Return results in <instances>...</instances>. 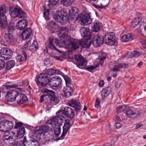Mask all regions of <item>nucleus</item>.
<instances>
[{"label": "nucleus", "instance_id": "1", "mask_svg": "<svg viewBox=\"0 0 146 146\" xmlns=\"http://www.w3.org/2000/svg\"><path fill=\"white\" fill-rule=\"evenodd\" d=\"M60 29L62 33L63 34L60 37L61 41L59 42L58 39L56 38H50L49 39L48 47L52 50H58L55 46V44L56 45H60L61 47H64L66 48L67 45H68L73 40V38H71L67 33L69 31L68 28L66 27H61Z\"/></svg>", "mask_w": 146, "mask_h": 146}, {"label": "nucleus", "instance_id": "2", "mask_svg": "<svg viewBox=\"0 0 146 146\" xmlns=\"http://www.w3.org/2000/svg\"><path fill=\"white\" fill-rule=\"evenodd\" d=\"M89 39L86 38L82 39L81 41L73 40L68 45H67L66 48L71 51L75 50L78 48L80 45L82 48H88L90 46L91 44V41Z\"/></svg>", "mask_w": 146, "mask_h": 146}, {"label": "nucleus", "instance_id": "3", "mask_svg": "<svg viewBox=\"0 0 146 146\" xmlns=\"http://www.w3.org/2000/svg\"><path fill=\"white\" fill-rule=\"evenodd\" d=\"M61 117H58L55 116L53 118L48 121L46 123L50 125L54 128V134L56 136H58L61 133V128L60 126L62 125V123L63 119H62Z\"/></svg>", "mask_w": 146, "mask_h": 146}, {"label": "nucleus", "instance_id": "4", "mask_svg": "<svg viewBox=\"0 0 146 146\" xmlns=\"http://www.w3.org/2000/svg\"><path fill=\"white\" fill-rule=\"evenodd\" d=\"M57 115V117H61L62 119H65V117L63 115H65L68 117L72 120L74 117V113L72 109L69 107H66L64 109V110H59L58 111L56 112Z\"/></svg>", "mask_w": 146, "mask_h": 146}, {"label": "nucleus", "instance_id": "5", "mask_svg": "<svg viewBox=\"0 0 146 146\" xmlns=\"http://www.w3.org/2000/svg\"><path fill=\"white\" fill-rule=\"evenodd\" d=\"M53 17L56 21L64 25L66 23L68 20L66 13L63 11L55 12L53 14Z\"/></svg>", "mask_w": 146, "mask_h": 146}, {"label": "nucleus", "instance_id": "6", "mask_svg": "<svg viewBox=\"0 0 146 146\" xmlns=\"http://www.w3.org/2000/svg\"><path fill=\"white\" fill-rule=\"evenodd\" d=\"M10 15L13 18L18 17L19 18H24L25 17V12L20 8H10Z\"/></svg>", "mask_w": 146, "mask_h": 146}, {"label": "nucleus", "instance_id": "7", "mask_svg": "<svg viewBox=\"0 0 146 146\" xmlns=\"http://www.w3.org/2000/svg\"><path fill=\"white\" fill-rule=\"evenodd\" d=\"M35 81L38 86L40 87L45 86L49 82L48 77L44 74H40L38 75Z\"/></svg>", "mask_w": 146, "mask_h": 146}, {"label": "nucleus", "instance_id": "8", "mask_svg": "<svg viewBox=\"0 0 146 146\" xmlns=\"http://www.w3.org/2000/svg\"><path fill=\"white\" fill-rule=\"evenodd\" d=\"M128 65L125 63L119 64L116 61H114L109 63L108 67L111 71L116 72L119 71L121 68H125L128 67Z\"/></svg>", "mask_w": 146, "mask_h": 146}, {"label": "nucleus", "instance_id": "9", "mask_svg": "<svg viewBox=\"0 0 146 146\" xmlns=\"http://www.w3.org/2000/svg\"><path fill=\"white\" fill-rule=\"evenodd\" d=\"M49 129L48 125H41L34 131V134L37 137L39 138L41 136H44L45 133L48 132Z\"/></svg>", "mask_w": 146, "mask_h": 146}, {"label": "nucleus", "instance_id": "10", "mask_svg": "<svg viewBox=\"0 0 146 146\" xmlns=\"http://www.w3.org/2000/svg\"><path fill=\"white\" fill-rule=\"evenodd\" d=\"M104 40L108 45H113L116 42L115 34L113 32L110 33L106 35Z\"/></svg>", "mask_w": 146, "mask_h": 146}, {"label": "nucleus", "instance_id": "11", "mask_svg": "<svg viewBox=\"0 0 146 146\" xmlns=\"http://www.w3.org/2000/svg\"><path fill=\"white\" fill-rule=\"evenodd\" d=\"M79 18L82 25H88L91 23L92 22L90 15L88 13H85L82 14Z\"/></svg>", "mask_w": 146, "mask_h": 146}, {"label": "nucleus", "instance_id": "12", "mask_svg": "<svg viewBox=\"0 0 146 146\" xmlns=\"http://www.w3.org/2000/svg\"><path fill=\"white\" fill-rule=\"evenodd\" d=\"M19 93L18 91L13 90L9 91L5 96L6 99L9 102H13L17 100Z\"/></svg>", "mask_w": 146, "mask_h": 146}, {"label": "nucleus", "instance_id": "13", "mask_svg": "<svg viewBox=\"0 0 146 146\" xmlns=\"http://www.w3.org/2000/svg\"><path fill=\"white\" fill-rule=\"evenodd\" d=\"M13 53L9 49L6 47L2 48L0 50V56L5 60L10 59L12 56Z\"/></svg>", "mask_w": 146, "mask_h": 146}, {"label": "nucleus", "instance_id": "14", "mask_svg": "<svg viewBox=\"0 0 146 146\" xmlns=\"http://www.w3.org/2000/svg\"><path fill=\"white\" fill-rule=\"evenodd\" d=\"M74 57L78 62L77 66L80 68H84L87 64L86 59L80 54L74 55Z\"/></svg>", "mask_w": 146, "mask_h": 146}, {"label": "nucleus", "instance_id": "15", "mask_svg": "<svg viewBox=\"0 0 146 146\" xmlns=\"http://www.w3.org/2000/svg\"><path fill=\"white\" fill-rule=\"evenodd\" d=\"M104 41L103 35L98 34L94 37L92 41V44L94 47H97L101 46Z\"/></svg>", "mask_w": 146, "mask_h": 146}, {"label": "nucleus", "instance_id": "16", "mask_svg": "<svg viewBox=\"0 0 146 146\" xmlns=\"http://www.w3.org/2000/svg\"><path fill=\"white\" fill-rule=\"evenodd\" d=\"M69 106L74 108L75 111L77 113L79 112L81 110L80 104L76 100L72 99L69 102Z\"/></svg>", "mask_w": 146, "mask_h": 146}, {"label": "nucleus", "instance_id": "17", "mask_svg": "<svg viewBox=\"0 0 146 146\" xmlns=\"http://www.w3.org/2000/svg\"><path fill=\"white\" fill-rule=\"evenodd\" d=\"M45 101L47 104L50 105L54 102L58 103L59 100L58 98L55 97L54 93V95H46Z\"/></svg>", "mask_w": 146, "mask_h": 146}, {"label": "nucleus", "instance_id": "18", "mask_svg": "<svg viewBox=\"0 0 146 146\" xmlns=\"http://www.w3.org/2000/svg\"><path fill=\"white\" fill-rule=\"evenodd\" d=\"M80 33L83 37H85L87 39H90L91 35L90 31L88 28L82 27L80 30Z\"/></svg>", "mask_w": 146, "mask_h": 146}, {"label": "nucleus", "instance_id": "19", "mask_svg": "<svg viewBox=\"0 0 146 146\" xmlns=\"http://www.w3.org/2000/svg\"><path fill=\"white\" fill-rule=\"evenodd\" d=\"M126 114L128 117L132 118L138 117L140 115V113L139 111H133L130 109L127 110Z\"/></svg>", "mask_w": 146, "mask_h": 146}, {"label": "nucleus", "instance_id": "20", "mask_svg": "<svg viewBox=\"0 0 146 146\" xmlns=\"http://www.w3.org/2000/svg\"><path fill=\"white\" fill-rule=\"evenodd\" d=\"M28 25V22L26 20L23 19L18 22L16 24L18 29L23 30L26 28Z\"/></svg>", "mask_w": 146, "mask_h": 146}, {"label": "nucleus", "instance_id": "21", "mask_svg": "<svg viewBox=\"0 0 146 146\" xmlns=\"http://www.w3.org/2000/svg\"><path fill=\"white\" fill-rule=\"evenodd\" d=\"M28 100L26 96L23 94H19L17 100V103L21 104L26 103Z\"/></svg>", "mask_w": 146, "mask_h": 146}, {"label": "nucleus", "instance_id": "22", "mask_svg": "<svg viewBox=\"0 0 146 146\" xmlns=\"http://www.w3.org/2000/svg\"><path fill=\"white\" fill-rule=\"evenodd\" d=\"M32 32L31 29L29 27L27 28L23 31L21 34L23 39H26L28 38L30 36Z\"/></svg>", "mask_w": 146, "mask_h": 146}, {"label": "nucleus", "instance_id": "23", "mask_svg": "<svg viewBox=\"0 0 146 146\" xmlns=\"http://www.w3.org/2000/svg\"><path fill=\"white\" fill-rule=\"evenodd\" d=\"M70 17L73 19H77L78 17V9L76 7L72 8L71 10L69 12Z\"/></svg>", "mask_w": 146, "mask_h": 146}, {"label": "nucleus", "instance_id": "24", "mask_svg": "<svg viewBox=\"0 0 146 146\" xmlns=\"http://www.w3.org/2000/svg\"><path fill=\"white\" fill-rule=\"evenodd\" d=\"M7 24L6 16H0V27L5 28L7 27Z\"/></svg>", "mask_w": 146, "mask_h": 146}, {"label": "nucleus", "instance_id": "25", "mask_svg": "<svg viewBox=\"0 0 146 146\" xmlns=\"http://www.w3.org/2000/svg\"><path fill=\"white\" fill-rule=\"evenodd\" d=\"M22 53L21 55H18L16 57L17 60L18 62L24 61L27 58V53L23 51H22Z\"/></svg>", "mask_w": 146, "mask_h": 146}, {"label": "nucleus", "instance_id": "26", "mask_svg": "<svg viewBox=\"0 0 146 146\" xmlns=\"http://www.w3.org/2000/svg\"><path fill=\"white\" fill-rule=\"evenodd\" d=\"M8 7L5 5H2L0 6V16H6Z\"/></svg>", "mask_w": 146, "mask_h": 146}, {"label": "nucleus", "instance_id": "27", "mask_svg": "<svg viewBox=\"0 0 146 146\" xmlns=\"http://www.w3.org/2000/svg\"><path fill=\"white\" fill-rule=\"evenodd\" d=\"M71 126L64 125L63 127V132L60 137V139H63L65 137V135L67 134L68 131L69 130Z\"/></svg>", "mask_w": 146, "mask_h": 146}, {"label": "nucleus", "instance_id": "28", "mask_svg": "<svg viewBox=\"0 0 146 146\" xmlns=\"http://www.w3.org/2000/svg\"><path fill=\"white\" fill-rule=\"evenodd\" d=\"M48 27L49 29L53 31H56L58 27V25L54 22L51 21L49 23Z\"/></svg>", "mask_w": 146, "mask_h": 146}, {"label": "nucleus", "instance_id": "29", "mask_svg": "<svg viewBox=\"0 0 146 146\" xmlns=\"http://www.w3.org/2000/svg\"><path fill=\"white\" fill-rule=\"evenodd\" d=\"M38 49V45L36 41H34L29 46V49L32 52H35Z\"/></svg>", "mask_w": 146, "mask_h": 146}, {"label": "nucleus", "instance_id": "30", "mask_svg": "<svg viewBox=\"0 0 146 146\" xmlns=\"http://www.w3.org/2000/svg\"><path fill=\"white\" fill-rule=\"evenodd\" d=\"M141 19L139 17H138L134 19L131 23V27L135 28L138 25V24L140 23Z\"/></svg>", "mask_w": 146, "mask_h": 146}, {"label": "nucleus", "instance_id": "31", "mask_svg": "<svg viewBox=\"0 0 146 146\" xmlns=\"http://www.w3.org/2000/svg\"><path fill=\"white\" fill-rule=\"evenodd\" d=\"M111 92V88L107 87L102 90L101 94L102 96L106 97L109 95Z\"/></svg>", "mask_w": 146, "mask_h": 146}, {"label": "nucleus", "instance_id": "32", "mask_svg": "<svg viewBox=\"0 0 146 146\" xmlns=\"http://www.w3.org/2000/svg\"><path fill=\"white\" fill-rule=\"evenodd\" d=\"M60 72L58 70H55L53 69H48L46 71V73L49 75H53L54 74H59Z\"/></svg>", "mask_w": 146, "mask_h": 146}, {"label": "nucleus", "instance_id": "33", "mask_svg": "<svg viewBox=\"0 0 146 146\" xmlns=\"http://www.w3.org/2000/svg\"><path fill=\"white\" fill-rule=\"evenodd\" d=\"M25 131L24 128H22L19 129L17 134V137L19 139L22 138L25 134Z\"/></svg>", "mask_w": 146, "mask_h": 146}, {"label": "nucleus", "instance_id": "34", "mask_svg": "<svg viewBox=\"0 0 146 146\" xmlns=\"http://www.w3.org/2000/svg\"><path fill=\"white\" fill-rule=\"evenodd\" d=\"M62 82V80L60 77H57V78H55V89L60 87Z\"/></svg>", "mask_w": 146, "mask_h": 146}, {"label": "nucleus", "instance_id": "35", "mask_svg": "<svg viewBox=\"0 0 146 146\" xmlns=\"http://www.w3.org/2000/svg\"><path fill=\"white\" fill-rule=\"evenodd\" d=\"M4 38L8 42H11L13 40V36L11 34V33L8 32L6 33L4 36Z\"/></svg>", "mask_w": 146, "mask_h": 146}, {"label": "nucleus", "instance_id": "36", "mask_svg": "<svg viewBox=\"0 0 146 146\" xmlns=\"http://www.w3.org/2000/svg\"><path fill=\"white\" fill-rule=\"evenodd\" d=\"M54 132L52 131H50L46 135V140L50 141L54 139Z\"/></svg>", "mask_w": 146, "mask_h": 146}, {"label": "nucleus", "instance_id": "37", "mask_svg": "<svg viewBox=\"0 0 146 146\" xmlns=\"http://www.w3.org/2000/svg\"><path fill=\"white\" fill-rule=\"evenodd\" d=\"M15 65V62L13 60H11L7 62L6 64V68L7 70H9L13 68Z\"/></svg>", "mask_w": 146, "mask_h": 146}, {"label": "nucleus", "instance_id": "38", "mask_svg": "<svg viewBox=\"0 0 146 146\" xmlns=\"http://www.w3.org/2000/svg\"><path fill=\"white\" fill-rule=\"evenodd\" d=\"M74 0H61V2L63 5L68 7L73 4Z\"/></svg>", "mask_w": 146, "mask_h": 146}, {"label": "nucleus", "instance_id": "39", "mask_svg": "<svg viewBox=\"0 0 146 146\" xmlns=\"http://www.w3.org/2000/svg\"><path fill=\"white\" fill-rule=\"evenodd\" d=\"M41 91L43 93L47 94L46 95H54V92L52 90H49L45 88H43L41 89Z\"/></svg>", "mask_w": 146, "mask_h": 146}, {"label": "nucleus", "instance_id": "40", "mask_svg": "<svg viewBox=\"0 0 146 146\" xmlns=\"http://www.w3.org/2000/svg\"><path fill=\"white\" fill-rule=\"evenodd\" d=\"M15 27H16V25L13 22H11L8 27V32L9 33L12 32L15 30Z\"/></svg>", "mask_w": 146, "mask_h": 146}, {"label": "nucleus", "instance_id": "41", "mask_svg": "<svg viewBox=\"0 0 146 146\" xmlns=\"http://www.w3.org/2000/svg\"><path fill=\"white\" fill-rule=\"evenodd\" d=\"M4 123L8 130L11 129L13 127V123L11 121H7V120L4 121Z\"/></svg>", "mask_w": 146, "mask_h": 146}, {"label": "nucleus", "instance_id": "42", "mask_svg": "<svg viewBox=\"0 0 146 146\" xmlns=\"http://www.w3.org/2000/svg\"><path fill=\"white\" fill-rule=\"evenodd\" d=\"M100 23L98 22H95L93 25V30L94 31L97 32L100 29Z\"/></svg>", "mask_w": 146, "mask_h": 146}, {"label": "nucleus", "instance_id": "43", "mask_svg": "<svg viewBox=\"0 0 146 146\" xmlns=\"http://www.w3.org/2000/svg\"><path fill=\"white\" fill-rule=\"evenodd\" d=\"M0 131L3 132L8 131L4 121L0 122Z\"/></svg>", "mask_w": 146, "mask_h": 146}, {"label": "nucleus", "instance_id": "44", "mask_svg": "<svg viewBox=\"0 0 146 146\" xmlns=\"http://www.w3.org/2000/svg\"><path fill=\"white\" fill-rule=\"evenodd\" d=\"M140 54V53L138 52L134 51L130 53L129 55L128 56V57L131 58L134 57L137 58L138 57Z\"/></svg>", "mask_w": 146, "mask_h": 146}, {"label": "nucleus", "instance_id": "45", "mask_svg": "<svg viewBox=\"0 0 146 146\" xmlns=\"http://www.w3.org/2000/svg\"><path fill=\"white\" fill-rule=\"evenodd\" d=\"M105 60V59H104L103 58H102L98 57L94 62V64H99V65H102Z\"/></svg>", "mask_w": 146, "mask_h": 146}, {"label": "nucleus", "instance_id": "46", "mask_svg": "<svg viewBox=\"0 0 146 146\" xmlns=\"http://www.w3.org/2000/svg\"><path fill=\"white\" fill-rule=\"evenodd\" d=\"M55 77H53L52 78L49 80L48 83L50 86L51 88L53 89H55Z\"/></svg>", "mask_w": 146, "mask_h": 146}, {"label": "nucleus", "instance_id": "47", "mask_svg": "<svg viewBox=\"0 0 146 146\" xmlns=\"http://www.w3.org/2000/svg\"><path fill=\"white\" fill-rule=\"evenodd\" d=\"M126 109V107L124 106H118L117 108V113H120L125 111Z\"/></svg>", "mask_w": 146, "mask_h": 146}, {"label": "nucleus", "instance_id": "48", "mask_svg": "<svg viewBox=\"0 0 146 146\" xmlns=\"http://www.w3.org/2000/svg\"><path fill=\"white\" fill-rule=\"evenodd\" d=\"M29 141L31 142V146H38L39 145L38 142L35 139L31 138Z\"/></svg>", "mask_w": 146, "mask_h": 146}, {"label": "nucleus", "instance_id": "49", "mask_svg": "<svg viewBox=\"0 0 146 146\" xmlns=\"http://www.w3.org/2000/svg\"><path fill=\"white\" fill-rule=\"evenodd\" d=\"M130 35H123L121 38V40L123 42H125L128 41L129 40L128 38V36H129Z\"/></svg>", "mask_w": 146, "mask_h": 146}, {"label": "nucleus", "instance_id": "50", "mask_svg": "<svg viewBox=\"0 0 146 146\" xmlns=\"http://www.w3.org/2000/svg\"><path fill=\"white\" fill-rule=\"evenodd\" d=\"M43 15L44 17L46 19H49V11L48 9H44Z\"/></svg>", "mask_w": 146, "mask_h": 146}, {"label": "nucleus", "instance_id": "51", "mask_svg": "<svg viewBox=\"0 0 146 146\" xmlns=\"http://www.w3.org/2000/svg\"><path fill=\"white\" fill-rule=\"evenodd\" d=\"M8 135V136L11 139H13V137L15 135V133L11 131H9L8 132H6V134Z\"/></svg>", "mask_w": 146, "mask_h": 146}, {"label": "nucleus", "instance_id": "52", "mask_svg": "<svg viewBox=\"0 0 146 146\" xmlns=\"http://www.w3.org/2000/svg\"><path fill=\"white\" fill-rule=\"evenodd\" d=\"M95 66H90L86 68L90 72H91L92 70L95 69L96 68L99 66V64H94Z\"/></svg>", "mask_w": 146, "mask_h": 146}, {"label": "nucleus", "instance_id": "53", "mask_svg": "<svg viewBox=\"0 0 146 146\" xmlns=\"http://www.w3.org/2000/svg\"><path fill=\"white\" fill-rule=\"evenodd\" d=\"M11 146H24V145L23 142L18 141L13 143Z\"/></svg>", "mask_w": 146, "mask_h": 146}, {"label": "nucleus", "instance_id": "54", "mask_svg": "<svg viewBox=\"0 0 146 146\" xmlns=\"http://www.w3.org/2000/svg\"><path fill=\"white\" fill-rule=\"evenodd\" d=\"M66 90L68 92H70L72 93L73 91V89L70 86H66L64 88V91H66Z\"/></svg>", "mask_w": 146, "mask_h": 146}, {"label": "nucleus", "instance_id": "55", "mask_svg": "<svg viewBox=\"0 0 146 146\" xmlns=\"http://www.w3.org/2000/svg\"><path fill=\"white\" fill-rule=\"evenodd\" d=\"M5 86L7 88H14L17 87L18 85L15 84H11V82H9Z\"/></svg>", "mask_w": 146, "mask_h": 146}, {"label": "nucleus", "instance_id": "56", "mask_svg": "<svg viewBox=\"0 0 146 146\" xmlns=\"http://www.w3.org/2000/svg\"><path fill=\"white\" fill-rule=\"evenodd\" d=\"M23 123L20 122H15V125L14 126V128L15 129H17L21 127L23 125Z\"/></svg>", "mask_w": 146, "mask_h": 146}, {"label": "nucleus", "instance_id": "57", "mask_svg": "<svg viewBox=\"0 0 146 146\" xmlns=\"http://www.w3.org/2000/svg\"><path fill=\"white\" fill-rule=\"evenodd\" d=\"M24 146H31V143L29 141V140L28 141L25 139V140L23 142Z\"/></svg>", "mask_w": 146, "mask_h": 146}, {"label": "nucleus", "instance_id": "58", "mask_svg": "<svg viewBox=\"0 0 146 146\" xmlns=\"http://www.w3.org/2000/svg\"><path fill=\"white\" fill-rule=\"evenodd\" d=\"M24 146H31V143L29 141V140L28 141L25 139V140L23 142Z\"/></svg>", "mask_w": 146, "mask_h": 146}, {"label": "nucleus", "instance_id": "59", "mask_svg": "<svg viewBox=\"0 0 146 146\" xmlns=\"http://www.w3.org/2000/svg\"><path fill=\"white\" fill-rule=\"evenodd\" d=\"M5 66V62L3 60L0 59V70L4 68Z\"/></svg>", "mask_w": 146, "mask_h": 146}, {"label": "nucleus", "instance_id": "60", "mask_svg": "<svg viewBox=\"0 0 146 146\" xmlns=\"http://www.w3.org/2000/svg\"><path fill=\"white\" fill-rule=\"evenodd\" d=\"M106 54L104 52H101L99 54L98 57L102 58L104 59H106Z\"/></svg>", "mask_w": 146, "mask_h": 146}, {"label": "nucleus", "instance_id": "61", "mask_svg": "<svg viewBox=\"0 0 146 146\" xmlns=\"http://www.w3.org/2000/svg\"><path fill=\"white\" fill-rule=\"evenodd\" d=\"M100 99L97 98L96 100L95 104V107L96 108H98L100 104Z\"/></svg>", "mask_w": 146, "mask_h": 146}, {"label": "nucleus", "instance_id": "62", "mask_svg": "<svg viewBox=\"0 0 146 146\" xmlns=\"http://www.w3.org/2000/svg\"><path fill=\"white\" fill-rule=\"evenodd\" d=\"M64 92V96L66 98H68L72 95L71 92H67V91Z\"/></svg>", "mask_w": 146, "mask_h": 146}, {"label": "nucleus", "instance_id": "63", "mask_svg": "<svg viewBox=\"0 0 146 146\" xmlns=\"http://www.w3.org/2000/svg\"><path fill=\"white\" fill-rule=\"evenodd\" d=\"M49 3L52 5L56 4L59 1V0H48Z\"/></svg>", "mask_w": 146, "mask_h": 146}, {"label": "nucleus", "instance_id": "64", "mask_svg": "<svg viewBox=\"0 0 146 146\" xmlns=\"http://www.w3.org/2000/svg\"><path fill=\"white\" fill-rule=\"evenodd\" d=\"M3 139L4 140H10L11 139L8 136V135L6 134V132L5 133L4 136L3 137Z\"/></svg>", "mask_w": 146, "mask_h": 146}]
</instances>
